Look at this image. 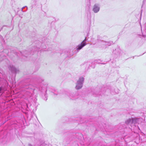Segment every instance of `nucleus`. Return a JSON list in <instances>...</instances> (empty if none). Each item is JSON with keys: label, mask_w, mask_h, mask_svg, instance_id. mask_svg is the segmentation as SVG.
Listing matches in <instances>:
<instances>
[{"label": "nucleus", "mask_w": 146, "mask_h": 146, "mask_svg": "<svg viewBox=\"0 0 146 146\" xmlns=\"http://www.w3.org/2000/svg\"><path fill=\"white\" fill-rule=\"evenodd\" d=\"M84 80V78L83 77H80L77 81L75 87V88L76 90H79L82 88Z\"/></svg>", "instance_id": "1"}, {"label": "nucleus", "mask_w": 146, "mask_h": 146, "mask_svg": "<svg viewBox=\"0 0 146 146\" xmlns=\"http://www.w3.org/2000/svg\"><path fill=\"white\" fill-rule=\"evenodd\" d=\"M139 119H135L132 118H129L125 121V123L127 125H131L132 123H135V122L139 120Z\"/></svg>", "instance_id": "2"}, {"label": "nucleus", "mask_w": 146, "mask_h": 146, "mask_svg": "<svg viewBox=\"0 0 146 146\" xmlns=\"http://www.w3.org/2000/svg\"><path fill=\"white\" fill-rule=\"evenodd\" d=\"M86 38L81 42V43L79 44L76 47V50H79L81 49L83 47L86 45Z\"/></svg>", "instance_id": "3"}, {"label": "nucleus", "mask_w": 146, "mask_h": 146, "mask_svg": "<svg viewBox=\"0 0 146 146\" xmlns=\"http://www.w3.org/2000/svg\"><path fill=\"white\" fill-rule=\"evenodd\" d=\"M100 10V7L98 4H95L94 6L93 11L95 13H96L99 11Z\"/></svg>", "instance_id": "4"}, {"label": "nucleus", "mask_w": 146, "mask_h": 146, "mask_svg": "<svg viewBox=\"0 0 146 146\" xmlns=\"http://www.w3.org/2000/svg\"><path fill=\"white\" fill-rule=\"evenodd\" d=\"M9 68V69L12 71L13 72H17L18 71H19V70L16 69L14 66L13 65H10Z\"/></svg>", "instance_id": "5"}, {"label": "nucleus", "mask_w": 146, "mask_h": 146, "mask_svg": "<svg viewBox=\"0 0 146 146\" xmlns=\"http://www.w3.org/2000/svg\"><path fill=\"white\" fill-rule=\"evenodd\" d=\"M6 90V88L3 87H1L0 88V93L1 92H3Z\"/></svg>", "instance_id": "6"}, {"label": "nucleus", "mask_w": 146, "mask_h": 146, "mask_svg": "<svg viewBox=\"0 0 146 146\" xmlns=\"http://www.w3.org/2000/svg\"><path fill=\"white\" fill-rule=\"evenodd\" d=\"M3 60V58H2V57L0 55V62L1 61Z\"/></svg>", "instance_id": "7"}, {"label": "nucleus", "mask_w": 146, "mask_h": 146, "mask_svg": "<svg viewBox=\"0 0 146 146\" xmlns=\"http://www.w3.org/2000/svg\"><path fill=\"white\" fill-rule=\"evenodd\" d=\"M143 36L144 37H146V35H143Z\"/></svg>", "instance_id": "8"}, {"label": "nucleus", "mask_w": 146, "mask_h": 146, "mask_svg": "<svg viewBox=\"0 0 146 146\" xmlns=\"http://www.w3.org/2000/svg\"><path fill=\"white\" fill-rule=\"evenodd\" d=\"M29 146H32V145L30 144H29Z\"/></svg>", "instance_id": "9"}, {"label": "nucleus", "mask_w": 146, "mask_h": 146, "mask_svg": "<svg viewBox=\"0 0 146 146\" xmlns=\"http://www.w3.org/2000/svg\"><path fill=\"white\" fill-rule=\"evenodd\" d=\"M70 98L71 99H73V98H72L71 97V96H70Z\"/></svg>", "instance_id": "10"}]
</instances>
